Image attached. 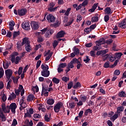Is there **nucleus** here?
Returning a JSON list of instances; mask_svg holds the SVG:
<instances>
[{
	"label": "nucleus",
	"instance_id": "1",
	"mask_svg": "<svg viewBox=\"0 0 126 126\" xmlns=\"http://www.w3.org/2000/svg\"><path fill=\"white\" fill-rule=\"evenodd\" d=\"M41 68L42 70H41V76H44L45 77H48L50 75V72L49 69V66L46 65L45 66L43 64H41Z\"/></svg>",
	"mask_w": 126,
	"mask_h": 126
},
{
	"label": "nucleus",
	"instance_id": "2",
	"mask_svg": "<svg viewBox=\"0 0 126 126\" xmlns=\"http://www.w3.org/2000/svg\"><path fill=\"white\" fill-rule=\"evenodd\" d=\"M62 107L64 108L63 103L62 102H57V103L54 107V112L56 113H59Z\"/></svg>",
	"mask_w": 126,
	"mask_h": 126
},
{
	"label": "nucleus",
	"instance_id": "3",
	"mask_svg": "<svg viewBox=\"0 0 126 126\" xmlns=\"http://www.w3.org/2000/svg\"><path fill=\"white\" fill-rule=\"evenodd\" d=\"M1 107H2V111L4 114H9L10 112V108L9 106L7 105V106H5V104L2 103Z\"/></svg>",
	"mask_w": 126,
	"mask_h": 126
},
{
	"label": "nucleus",
	"instance_id": "4",
	"mask_svg": "<svg viewBox=\"0 0 126 126\" xmlns=\"http://www.w3.org/2000/svg\"><path fill=\"white\" fill-rule=\"evenodd\" d=\"M46 19L48 21L49 23H53L56 21V18L52 14H48L46 16Z\"/></svg>",
	"mask_w": 126,
	"mask_h": 126
},
{
	"label": "nucleus",
	"instance_id": "5",
	"mask_svg": "<svg viewBox=\"0 0 126 126\" xmlns=\"http://www.w3.org/2000/svg\"><path fill=\"white\" fill-rule=\"evenodd\" d=\"M31 26L32 30L34 31L38 30L39 27L38 23L35 21H32L31 22Z\"/></svg>",
	"mask_w": 126,
	"mask_h": 126
},
{
	"label": "nucleus",
	"instance_id": "6",
	"mask_svg": "<svg viewBox=\"0 0 126 126\" xmlns=\"http://www.w3.org/2000/svg\"><path fill=\"white\" fill-rule=\"evenodd\" d=\"M105 58V60H106L107 59H109L110 62H113L116 60V58L114 57L113 55H108L106 54L104 56Z\"/></svg>",
	"mask_w": 126,
	"mask_h": 126
},
{
	"label": "nucleus",
	"instance_id": "7",
	"mask_svg": "<svg viewBox=\"0 0 126 126\" xmlns=\"http://www.w3.org/2000/svg\"><path fill=\"white\" fill-rule=\"evenodd\" d=\"M126 18H124L121 22L118 23V27L119 28L126 29Z\"/></svg>",
	"mask_w": 126,
	"mask_h": 126
},
{
	"label": "nucleus",
	"instance_id": "8",
	"mask_svg": "<svg viewBox=\"0 0 126 126\" xmlns=\"http://www.w3.org/2000/svg\"><path fill=\"white\" fill-rule=\"evenodd\" d=\"M12 70L10 69L5 70V74H6V77L7 80H9V79H10L12 75Z\"/></svg>",
	"mask_w": 126,
	"mask_h": 126
},
{
	"label": "nucleus",
	"instance_id": "9",
	"mask_svg": "<svg viewBox=\"0 0 126 126\" xmlns=\"http://www.w3.org/2000/svg\"><path fill=\"white\" fill-rule=\"evenodd\" d=\"M2 110V109L0 108V121H1V122H6L7 120L6 117Z\"/></svg>",
	"mask_w": 126,
	"mask_h": 126
},
{
	"label": "nucleus",
	"instance_id": "10",
	"mask_svg": "<svg viewBox=\"0 0 126 126\" xmlns=\"http://www.w3.org/2000/svg\"><path fill=\"white\" fill-rule=\"evenodd\" d=\"M10 107V109L11 110V112H12V114H15L16 113V109L17 108V105L16 103L12 102L10 105L9 106Z\"/></svg>",
	"mask_w": 126,
	"mask_h": 126
},
{
	"label": "nucleus",
	"instance_id": "11",
	"mask_svg": "<svg viewBox=\"0 0 126 126\" xmlns=\"http://www.w3.org/2000/svg\"><path fill=\"white\" fill-rule=\"evenodd\" d=\"M28 11L26 9H21L18 10V15L22 16H25L26 14L27 13Z\"/></svg>",
	"mask_w": 126,
	"mask_h": 126
},
{
	"label": "nucleus",
	"instance_id": "12",
	"mask_svg": "<svg viewBox=\"0 0 126 126\" xmlns=\"http://www.w3.org/2000/svg\"><path fill=\"white\" fill-rule=\"evenodd\" d=\"M22 28L26 31H29L31 29L30 24L28 22L23 23Z\"/></svg>",
	"mask_w": 126,
	"mask_h": 126
},
{
	"label": "nucleus",
	"instance_id": "13",
	"mask_svg": "<svg viewBox=\"0 0 126 126\" xmlns=\"http://www.w3.org/2000/svg\"><path fill=\"white\" fill-rule=\"evenodd\" d=\"M54 31L53 30H48L47 32H46V33H45V37H50V36L51 35L53 34V33H54Z\"/></svg>",
	"mask_w": 126,
	"mask_h": 126
},
{
	"label": "nucleus",
	"instance_id": "14",
	"mask_svg": "<svg viewBox=\"0 0 126 126\" xmlns=\"http://www.w3.org/2000/svg\"><path fill=\"white\" fill-rule=\"evenodd\" d=\"M65 34V32L64 31H61L60 32H59L58 33L57 35L56 36L57 38H62L64 36Z\"/></svg>",
	"mask_w": 126,
	"mask_h": 126
},
{
	"label": "nucleus",
	"instance_id": "15",
	"mask_svg": "<svg viewBox=\"0 0 126 126\" xmlns=\"http://www.w3.org/2000/svg\"><path fill=\"white\" fill-rule=\"evenodd\" d=\"M98 14L96 13L95 14V16L93 17L91 19V22L92 23H95V22H97L98 21Z\"/></svg>",
	"mask_w": 126,
	"mask_h": 126
},
{
	"label": "nucleus",
	"instance_id": "16",
	"mask_svg": "<svg viewBox=\"0 0 126 126\" xmlns=\"http://www.w3.org/2000/svg\"><path fill=\"white\" fill-rule=\"evenodd\" d=\"M18 55H19L18 52H14L13 53V55L11 56V62H12V63H14V62H15V56H17Z\"/></svg>",
	"mask_w": 126,
	"mask_h": 126
},
{
	"label": "nucleus",
	"instance_id": "17",
	"mask_svg": "<svg viewBox=\"0 0 126 126\" xmlns=\"http://www.w3.org/2000/svg\"><path fill=\"white\" fill-rule=\"evenodd\" d=\"M118 96H119V97H121L122 98L126 97V94L125 92H124V91H122L121 92H120L118 93Z\"/></svg>",
	"mask_w": 126,
	"mask_h": 126
},
{
	"label": "nucleus",
	"instance_id": "18",
	"mask_svg": "<svg viewBox=\"0 0 126 126\" xmlns=\"http://www.w3.org/2000/svg\"><path fill=\"white\" fill-rule=\"evenodd\" d=\"M22 45H24L25 44H27V45H29V38L28 37H24L21 42Z\"/></svg>",
	"mask_w": 126,
	"mask_h": 126
},
{
	"label": "nucleus",
	"instance_id": "19",
	"mask_svg": "<svg viewBox=\"0 0 126 126\" xmlns=\"http://www.w3.org/2000/svg\"><path fill=\"white\" fill-rule=\"evenodd\" d=\"M16 97V95L14 94V92L11 94V96H10L8 98V100L11 101L12 100H14Z\"/></svg>",
	"mask_w": 126,
	"mask_h": 126
},
{
	"label": "nucleus",
	"instance_id": "20",
	"mask_svg": "<svg viewBox=\"0 0 126 126\" xmlns=\"http://www.w3.org/2000/svg\"><path fill=\"white\" fill-rule=\"evenodd\" d=\"M17 49L18 51H21L22 50V48L21 47L22 46H23L24 45H22V43L21 41H18L17 42Z\"/></svg>",
	"mask_w": 126,
	"mask_h": 126
},
{
	"label": "nucleus",
	"instance_id": "21",
	"mask_svg": "<svg viewBox=\"0 0 126 126\" xmlns=\"http://www.w3.org/2000/svg\"><path fill=\"white\" fill-rule=\"evenodd\" d=\"M95 43H100L101 45L105 44V39L104 38H100L99 40H96Z\"/></svg>",
	"mask_w": 126,
	"mask_h": 126
},
{
	"label": "nucleus",
	"instance_id": "22",
	"mask_svg": "<svg viewBox=\"0 0 126 126\" xmlns=\"http://www.w3.org/2000/svg\"><path fill=\"white\" fill-rule=\"evenodd\" d=\"M81 87V85L80 83L79 82H77L73 86V89H77L78 88H80Z\"/></svg>",
	"mask_w": 126,
	"mask_h": 126
},
{
	"label": "nucleus",
	"instance_id": "23",
	"mask_svg": "<svg viewBox=\"0 0 126 126\" xmlns=\"http://www.w3.org/2000/svg\"><path fill=\"white\" fill-rule=\"evenodd\" d=\"M46 103L48 105H53L54 103H55V100L53 98H49L47 100V101H46Z\"/></svg>",
	"mask_w": 126,
	"mask_h": 126
},
{
	"label": "nucleus",
	"instance_id": "24",
	"mask_svg": "<svg viewBox=\"0 0 126 126\" xmlns=\"http://www.w3.org/2000/svg\"><path fill=\"white\" fill-rule=\"evenodd\" d=\"M73 53L76 55H79L80 52H79V49L76 47V46L73 47Z\"/></svg>",
	"mask_w": 126,
	"mask_h": 126
},
{
	"label": "nucleus",
	"instance_id": "25",
	"mask_svg": "<svg viewBox=\"0 0 126 126\" xmlns=\"http://www.w3.org/2000/svg\"><path fill=\"white\" fill-rule=\"evenodd\" d=\"M118 118H119V115L117 114H115L112 117L110 118V120L112 122H114Z\"/></svg>",
	"mask_w": 126,
	"mask_h": 126
},
{
	"label": "nucleus",
	"instance_id": "26",
	"mask_svg": "<svg viewBox=\"0 0 126 126\" xmlns=\"http://www.w3.org/2000/svg\"><path fill=\"white\" fill-rule=\"evenodd\" d=\"M74 19L73 18H70V20H69V22H68L65 25V26L66 27H69V26H70L73 23V21H74Z\"/></svg>",
	"mask_w": 126,
	"mask_h": 126
},
{
	"label": "nucleus",
	"instance_id": "27",
	"mask_svg": "<svg viewBox=\"0 0 126 126\" xmlns=\"http://www.w3.org/2000/svg\"><path fill=\"white\" fill-rule=\"evenodd\" d=\"M117 114H120L121 112L124 111L125 108L124 106H120V107H117Z\"/></svg>",
	"mask_w": 126,
	"mask_h": 126
},
{
	"label": "nucleus",
	"instance_id": "28",
	"mask_svg": "<svg viewBox=\"0 0 126 126\" xmlns=\"http://www.w3.org/2000/svg\"><path fill=\"white\" fill-rule=\"evenodd\" d=\"M34 98V95L33 94H30L28 95V97L27 98L28 101H32Z\"/></svg>",
	"mask_w": 126,
	"mask_h": 126
},
{
	"label": "nucleus",
	"instance_id": "29",
	"mask_svg": "<svg viewBox=\"0 0 126 126\" xmlns=\"http://www.w3.org/2000/svg\"><path fill=\"white\" fill-rule=\"evenodd\" d=\"M105 12H107V14H111L112 13V11L110 7H107L105 8Z\"/></svg>",
	"mask_w": 126,
	"mask_h": 126
},
{
	"label": "nucleus",
	"instance_id": "30",
	"mask_svg": "<svg viewBox=\"0 0 126 126\" xmlns=\"http://www.w3.org/2000/svg\"><path fill=\"white\" fill-rule=\"evenodd\" d=\"M52 81L53 82V83H54L55 84H58L59 83H60V80L57 78H55V77H54L52 79Z\"/></svg>",
	"mask_w": 126,
	"mask_h": 126
},
{
	"label": "nucleus",
	"instance_id": "31",
	"mask_svg": "<svg viewBox=\"0 0 126 126\" xmlns=\"http://www.w3.org/2000/svg\"><path fill=\"white\" fill-rule=\"evenodd\" d=\"M48 87H44L43 85L42 84V91L41 92V95H42L43 93L44 92L48 91Z\"/></svg>",
	"mask_w": 126,
	"mask_h": 126
},
{
	"label": "nucleus",
	"instance_id": "32",
	"mask_svg": "<svg viewBox=\"0 0 126 126\" xmlns=\"http://www.w3.org/2000/svg\"><path fill=\"white\" fill-rule=\"evenodd\" d=\"M7 80L8 82L7 83V89H10L11 88V84L12 83V80L9 78V79H7Z\"/></svg>",
	"mask_w": 126,
	"mask_h": 126
},
{
	"label": "nucleus",
	"instance_id": "33",
	"mask_svg": "<svg viewBox=\"0 0 126 126\" xmlns=\"http://www.w3.org/2000/svg\"><path fill=\"white\" fill-rule=\"evenodd\" d=\"M80 99L81 101H82L83 102H85V101H87V96H83L81 94L80 95Z\"/></svg>",
	"mask_w": 126,
	"mask_h": 126
},
{
	"label": "nucleus",
	"instance_id": "34",
	"mask_svg": "<svg viewBox=\"0 0 126 126\" xmlns=\"http://www.w3.org/2000/svg\"><path fill=\"white\" fill-rule=\"evenodd\" d=\"M76 106V103L74 102L69 103V107L70 108L73 109Z\"/></svg>",
	"mask_w": 126,
	"mask_h": 126
},
{
	"label": "nucleus",
	"instance_id": "35",
	"mask_svg": "<svg viewBox=\"0 0 126 126\" xmlns=\"http://www.w3.org/2000/svg\"><path fill=\"white\" fill-rule=\"evenodd\" d=\"M20 33L19 31L18 32H14L13 34V39H15V37L17 36H19L20 35Z\"/></svg>",
	"mask_w": 126,
	"mask_h": 126
},
{
	"label": "nucleus",
	"instance_id": "36",
	"mask_svg": "<svg viewBox=\"0 0 126 126\" xmlns=\"http://www.w3.org/2000/svg\"><path fill=\"white\" fill-rule=\"evenodd\" d=\"M89 113L92 114V110L90 109H88L85 111L84 115L85 116H88Z\"/></svg>",
	"mask_w": 126,
	"mask_h": 126
},
{
	"label": "nucleus",
	"instance_id": "37",
	"mask_svg": "<svg viewBox=\"0 0 126 126\" xmlns=\"http://www.w3.org/2000/svg\"><path fill=\"white\" fill-rule=\"evenodd\" d=\"M71 8H68L67 9L66 11H65V13L64 14V16H68L70 14V11H71Z\"/></svg>",
	"mask_w": 126,
	"mask_h": 126
},
{
	"label": "nucleus",
	"instance_id": "38",
	"mask_svg": "<svg viewBox=\"0 0 126 126\" xmlns=\"http://www.w3.org/2000/svg\"><path fill=\"white\" fill-rule=\"evenodd\" d=\"M67 66L66 63H61L59 65V67L61 68H64Z\"/></svg>",
	"mask_w": 126,
	"mask_h": 126
},
{
	"label": "nucleus",
	"instance_id": "39",
	"mask_svg": "<svg viewBox=\"0 0 126 126\" xmlns=\"http://www.w3.org/2000/svg\"><path fill=\"white\" fill-rule=\"evenodd\" d=\"M71 63H72L73 64H75V63H80V62L78 61V60L76 58H74L73 59V60L70 62Z\"/></svg>",
	"mask_w": 126,
	"mask_h": 126
},
{
	"label": "nucleus",
	"instance_id": "40",
	"mask_svg": "<svg viewBox=\"0 0 126 126\" xmlns=\"http://www.w3.org/2000/svg\"><path fill=\"white\" fill-rule=\"evenodd\" d=\"M21 60V58H19V56L17 57L16 59H14V63H15V64H18L19 63V61Z\"/></svg>",
	"mask_w": 126,
	"mask_h": 126
},
{
	"label": "nucleus",
	"instance_id": "41",
	"mask_svg": "<svg viewBox=\"0 0 126 126\" xmlns=\"http://www.w3.org/2000/svg\"><path fill=\"white\" fill-rule=\"evenodd\" d=\"M92 30L90 29L89 28H86L84 30V32H86L87 34H89L91 32H92Z\"/></svg>",
	"mask_w": 126,
	"mask_h": 126
},
{
	"label": "nucleus",
	"instance_id": "42",
	"mask_svg": "<svg viewBox=\"0 0 126 126\" xmlns=\"http://www.w3.org/2000/svg\"><path fill=\"white\" fill-rule=\"evenodd\" d=\"M9 66V64H8V63H5L3 62V67L4 69H7L8 67Z\"/></svg>",
	"mask_w": 126,
	"mask_h": 126
},
{
	"label": "nucleus",
	"instance_id": "43",
	"mask_svg": "<svg viewBox=\"0 0 126 126\" xmlns=\"http://www.w3.org/2000/svg\"><path fill=\"white\" fill-rule=\"evenodd\" d=\"M67 67L69 68H73L74 67V64L70 62L68 63Z\"/></svg>",
	"mask_w": 126,
	"mask_h": 126
},
{
	"label": "nucleus",
	"instance_id": "44",
	"mask_svg": "<svg viewBox=\"0 0 126 126\" xmlns=\"http://www.w3.org/2000/svg\"><path fill=\"white\" fill-rule=\"evenodd\" d=\"M88 2H89V0H85L84 2H82L81 5L83 7H85L86 6L88 5Z\"/></svg>",
	"mask_w": 126,
	"mask_h": 126
},
{
	"label": "nucleus",
	"instance_id": "45",
	"mask_svg": "<svg viewBox=\"0 0 126 126\" xmlns=\"http://www.w3.org/2000/svg\"><path fill=\"white\" fill-rule=\"evenodd\" d=\"M52 54H53V53H50V54L47 57H46L45 58L46 62H47L50 60L52 56Z\"/></svg>",
	"mask_w": 126,
	"mask_h": 126
},
{
	"label": "nucleus",
	"instance_id": "46",
	"mask_svg": "<svg viewBox=\"0 0 126 126\" xmlns=\"http://www.w3.org/2000/svg\"><path fill=\"white\" fill-rule=\"evenodd\" d=\"M72 87H73V83L70 82L67 84V89H71Z\"/></svg>",
	"mask_w": 126,
	"mask_h": 126
},
{
	"label": "nucleus",
	"instance_id": "47",
	"mask_svg": "<svg viewBox=\"0 0 126 126\" xmlns=\"http://www.w3.org/2000/svg\"><path fill=\"white\" fill-rule=\"evenodd\" d=\"M115 55L117 59H120L121 58L122 56H123V53L121 52L116 53Z\"/></svg>",
	"mask_w": 126,
	"mask_h": 126
},
{
	"label": "nucleus",
	"instance_id": "48",
	"mask_svg": "<svg viewBox=\"0 0 126 126\" xmlns=\"http://www.w3.org/2000/svg\"><path fill=\"white\" fill-rule=\"evenodd\" d=\"M57 8H58V7H55L54 8L48 7V11H49L50 12H54V11H55V10L57 9Z\"/></svg>",
	"mask_w": 126,
	"mask_h": 126
},
{
	"label": "nucleus",
	"instance_id": "49",
	"mask_svg": "<svg viewBox=\"0 0 126 126\" xmlns=\"http://www.w3.org/2000/svg\"><path fill=\"white\" fill-rule=\"evenodd\" d=\"M103 67L105 68H108L110 67V63L109 62H105L104 64Z\"/></svg>",
	"mask_w": 126,
	"mask_h": 126
},
{
	"label": "nucleus",
	"instance_id": "50",
	"mask_svg": "<svg viewBox=\"0 0 126 126\" xmlns=\"http://www.w3.org/2000/svg\"><path fill=\"white\" fill-rule=\"evenodd\" d=\"M59 43V42L58 41H57L56 40H55L53 43V48L55 49L56 48V47L57 46L58 44Z\"/></svg>",
	"mask_w": 126,
	"mask_h": 126
},
{
	"label": "nucleus",
	"instance_id": "51",
	"mask_svg": "<svg viewBox=\"0 0 126 126\" xmlns=\"http://www.w3.org/2000/svg\"><path fill=\"white\" fill-rule=\"evenodd\" d=\"M25 49L26 51L28 52V53H30V51L31 50V49L30 48V44L28 45L27 46L25 47Z\"/></svg>",
	"mask_w": 126,
	"mask_h": 126
},
{
	"label": "nucleus",
	"instance_id": "52",
	"mask_svg": "<svg viewBox=\"0 0 126 126\" xmlns=\"http://www.w3.org/2000/svg\"><path fill=\"white\" fill-rule=\"evenodd\" d=\"M24 118H31V115L29 113V111H27V113L25 114Z\"/></svg>",
	"mask_w": 126,
	"mask_h": 126
},
{
	"label": "nucleus",
	"instance_id": "53",
	"mask_svg": "<svg viewBox=\"0 0 126 126\" xmlns=\"http://www.w3.org/2000/svg\"><path fill=\"white\" fill-rule=\"evenodd\" d=\"M41 63H42V61L41 60H39L37 62L36 66V69H38L39 68V67L41 65Z\"/></svg>",
	"mask_w": 126,
	"mask_h": 126
},
{
	"label": "nucleus",
	"instance_id": "54",
	"mask_svg": "<svg viewBox=\"0 0 126 126\" xmlns=\"http://www.w3.org/2000/svg\"><path fill=\"white\" fill-rule=\"evenodd\" d=\"M104 19L105 22H107L110 20V17H109V15H106L104 16Z\"/></svg>",
	"mask_w": 126,
	"mask_h": 126
},
{
	"label": "nucleus",
	"instance_id": "55",
	"mask_svg": "<svg viewBox=\"0 0 126 126\" xmlns=\"http://www.w3.org/2000/svg\"><path fill=\"white\" fill-rule=\"evenodd\" d=\"M90 56L91 57H93L94 58H95L96 57V54H95V52L94 51H91L90 52Z\"/></svg>",
	"mask_w": 126,
	"mask_h": 126
},
{
	"label": "nucleus",
	"instance_id": "56",
	"mask_svg": "<svg viewBox=\"0 0 126 126\" xmlns=\"http://www.w3.org/2000/svg\"><path fill=\"white\" fill-rule=\"evenodd\" d=\"M118 62H119V60H116V61H115L114 64L112 65V66H110V67L111 68L115 67V66H116L117 65V64H118Z\"/></svg>",
	"mask_w": 126,
	"mask_h": 126
},
{
	"label": "nucleus",
	"instance_id": "57",
	"mask_svg": "<svg viewBox=\"0 0 126 126\" xmlns=\"http://www.w3.org/2000/svg\"><path fill=\"white\" fill-rule=\"evenodd\" d=\"M17 125V121L16 119H13L11 126H16Z\"/></svg>",
	"mask_w": 126,
	"mask_h": 126
},
{
	"label": "nucleus",
	"instance_id": "58",
	"mask_svg": "<svg viewBox=\"0 0 126 126\" xmlns=\"http://www.w3.org/2000/svg\"><path fill=\"white\" fill-rule=\"evenodd\" d=\"M15 25V22L13 21H11V22H9V27H14Z\"/></svg>",
	"mask_w": 126,
	"mask_h": 126
},
{
	"label": "nucleus",
	"instance_id": "59",
	"mask_svg": "<svg viewBox=\"0 0 126 126\" xmlns=\"http://www.w3.org/2000/svg\"><path fill=\"white\" fill-rule=\"evenodd\" d=\"M81 20H82V18L81 17V15H78L77 16V22L79 23Z\"/></svg>",
	"mask_w": 126,
	"mask_h": 126
},
{
	"label": "nucleus",
	"instance_id": "60",
	"mask_svg": "<svg viewBox=\"0 0 126 126\" xmlns=\"http://www.w3.org/2000/svg\"><path fill=\"white\" fill-rule=\"evenodd\" d=\"M86 59H85L84 60V62L86 63H89V62L90 61V58H89V56H86Z\"/></svg>",
	"mask_w": 126,
	"mask_h": 126
},
{
	"label": "nucleus",
	"instance_id": "61",
	"mask_svg": "<svg viewBox=\"0 0 126 126\" xmlns=\"http://www.w3.org/2000/svg\"><path fill=\"white\" fill-rule=\"evenodd\" d=\"M112 43V39H110L109 40H107L105 41V44H110Z\"/></svg>",
	"mask_w": 126,
	"mask_h": 126
},
{
	"label": "nucleus",
	"instance_id": "62",
	"mask_svg": "<svg viewBox=\"0 0 126 126\" xmlns=\"http://www.w3.org/2000/svg\"><path fill=\"white\" fill-rule=\"evenodd\" d=\"M96 25L94 24V25H93L90 26V28H89L90 29H91V30H94L95 28H96Z\"/></svg>",
	"mask_w": 126,
	"mask_h": 126
},
{
	"label": "nucleus",
	"instance_id": "63",
	"mask_svg": "<svg viewBox=\"0 0 126 126\" xmlns=\"http://www.w3.org/2000/svg\"><path fill=\"white\" fill-rule=\"evenodd\" d=\"M2 100L3 102H5L7 100V97L5 94H3L2 97Z\"/></svg>",
	"mask_w": 126,
	"mask_h": 126
},
{
	"label": "nucleus",
	"instance_id": "64",
	"mask_svg": "<svg viewBox=\"0 0 126 126\" xmlns=\"http://www.w3.org/2000/svg\"><path fill=\"white\" fill-rule=\"evenodd\" d=\"M33 117L35 118V119H37V118H41V115H39L38 114H34L33 115Z\"/></svg>",
	"mask_w": 126,
	"mask_h": 126
}]
</instances>
